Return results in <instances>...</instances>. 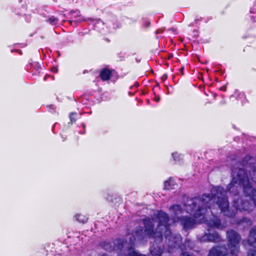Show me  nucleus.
<instances>
[{
	"label": "nucleus",
	"instance_id": "nucleus-1",
	"mask_svg": "<svg viewBox=\"0 0 256 256\" xmlns=\"http://www.w3.org/2000/svg\"><path fill=\"white\" fill-rule=\"evenodd\" d=\"M212 197L208 194H204L202 198H195L188 199L184 204V209L179 205H174L170 207V212L172 219L168 218V215L164 212H160L158 214V228L155 232L152 233L154 226L153 219H146L144 221L145 226L144 233L150 236L154 237L156 242L161 241L162 232H164L166 242L168 244V252L182 251L183 246H180L181 236L179 234L174 236L168 230V226L172 224H180L184 229L192 228L198 222H202L207 218L205 216L208 210L204 206L212 204L216 202L220 208L221 212L224 214L231 216L225 210L228 208V204L224 192L222 188L214 187L212 189Z\"/></svg>",
	"mask_w": 256,
	"mask_h": 256
},
{
	"label": "nucleus",
	"instance_id": "nucleus-2",
	"mask_svg": "<svg viewBox=\"0 0 256 256\" xmlns=\"http://www.w3.org/2000/svg\"><path fill=\"white\" fill-rule=\"evenodd\" d=\"M228 238V247L230 250L229 253L224 247L219 246L211 250L208 256H238V244L240 238V236L234 230H229L227 232ZM256 234L252 230L250 231L248 242L250 246L254 249L250 250L248 256H256Z\"/></svg>",
	"mask_w": 256,
	"mask_h": 256
},
{
	"label": "nucleus",
	"instance_id": "nucleus-3",
	"mask_svg": "<svg viewBox=\"0 0 256 256\" xmlns=\"http://www.w3.org/2000/svg\"><path fill=\"white\" fill-rule=\"evenodd\" d=\"M245 172L242 169H234L232 170V180L228 186V190L232 192L234 188L242 186L246 194L250 196L256 206V190L252 188L250 184L247 176H245Z\"/></svg>",
	"mask_w": 256,
	"mask_h": 256
},
{
	"label": "nucleus",
	"instance_id": "nucleus-4",
	"mask_svg": "<svg viewBox=\"0 0 256 256\" xmlns=\"http://www.w3.org/2000/svg\"><path fill=\"white\" fill-rule=\"evenodd\" d=\"M207 225L210 227L208 230V232H206L200 238L201 242H216L220 239L218 234L215 232H212L210 228H222L226 226L224 222L222 223L219 220L216 216H213L212 218L209 220H206Z\"/></svg>",
	"mask_w": 256,
	"mask_h": 256
},
{
	"label": "nucleus",
	"instance_id": "nucleus-5",
	"mask_svg": "<svg viewBox=\"0 0 256 256\" xmlns=\"http://www.w3.org/2000/svg\"><path fill=\"white\" fill-rule=\"evenodd\" d=\"M165 252H162L160 247L157 246H155L154 244L150 248V256H164ZM129 256H145L144 255H140L138 254L136 252H135L134 250H130Z\"/></svg>",
	"mask_w": 256,
	"mask_h": 256
},
{
	"label": "nucleus",
	"instance_id": "nucleus-6",
	"mask_svg": "<svg viewBox=\"0 0 256 256\" xmlns=\"http://www.w3.org/2000/svg\"><path fill=\"white\" fill-rule=\"evenodd\" d=\"M177 187V184L174 180L172 178H170L165 182L164 184V188L166 190H173Z\"/></svg>",
	"mask_w": 256,
	"mask_h": 256
},
{
	"label": "nucleus",
	"instance_id": "nucleus-7",
	"mask_svg": "<svg viewBox=\"0 0 256 256\" xmlns=\"http://www.w3.org/2000/svg\"><path fill=\"white\" fill-rule=\"evenodd\" d=\"M111 74V72L108 70H104L100 72L101 78L104 80H108L110 78Z\"/></svg>",
	"mask_w": 256,
	"mask_h": 256
},
{
	"label": "nucleus",
	"instance_id": "nucleus-8",
	"mask_svg": "<svg viewBox=\"0 0 256 256\" xmlns=\"http://www.w3.org/2000/svg\"><path fill=\"white\" fill-rule=\"evenodd\" d=\"M74 218L76 220L82 223H85L88 220L86 216L81 214H76Z\"/></svg>",
	"mask_w": 256,
	"mask_h": 256
},
{
	"label": "nucleus",
	"instance_id": "nucleus-9",
	"mask_svg": "<svg viewBox=\"0 0 256 256\" xmlns=\"http://www.w3.org/2000/svg\"><path fill=\"white\" fill-rule=\"evenodd\" d=\"M250 202H242V206H240L238 205L237 208L240 210H248L250 208L248 206L250 205Z\"/></svg>",
	"mask_w": 256,
	"mask_h": 256
},
{
	"label": "nucleus",
	"instance_id": "nucleus-10",
	"mask_svg": "<svg viewBox=\"0 0 256 256\" xmlns=\"http://www.w3.org/2000/svg\"><path fill=\"white\" fill-rule=\"evenodd\" d=\"M250 178L253 182H256V169L252 168L249 172Z\"/></svg>",
	"mask_w": 256,
	"mask_h": 256
},
{
	"label": "nucleus",
	"instance_id": "nucleus-11",
	"mask_svg": "<svg viewBox=\"0 0 256 256\" xmlns=\"http://www.w3.org/2000/svg\"><path fill=\"white\" fill-rule=\"evenodd\" d=\"M172 156L174 160L176 162H178L180 160L182 156L178 154L177 152H174L172 154Z\"/></svg>",
	"mask_w": 256,
	"mask_h": 256
},
{
	"label": "nucleus",
	"instance_id": "nucleus-12",
	"mask_svg": "<svg viewBox=\"0 0 256 256\" xmlns=\"http://www.w3.org/2000/svg\"><path fill=\"white\" fill-rule=\"evenodd\" d=\"M48 20L50 24H55L58 22V19L52 16V17L50 18H49Z\"/></svg>",
	"mask_w": 256,
	"mask_h": 256
},
{
	"label": "nucleus",
	"instance_id": "nucleus-13",
	"mask_svg": "<svg viewBox=\"0 0 256 256\" xmlns=\"http://www.w3.org/2000/svg\"><path fill=\"white\" fill-rule=\"evenodd\" d=\"M184 246V248H186V247H188L190 249L192 248V244L190 242V240H186L185 242Z\"/></svg>",
	"mask_w": 256,
	"mask_h": 256
},
{
	"label": "nucleus",
	"instance_id": "nucleus-14",
	"mask_svg": "<svg viewBox=\"0 0 256 256\" xmlns=\"http://www.w3.org/2000/svg\"><path fill=\"white\" fill-rule=\"evenodd\" d=\"M76 115V113L72 112V113L70 114V118L72 122H75Z\"/></svg>",
	"mask_w": 256,
	"mask_h": 256
},
{
	"label": "nucleus",
	"instance_id": "nucleus-15",
	"mask_svg": "<svg viewBox=\"0 0 256 256\" xmlns=\"http://www.w3.org/2000/svg\"><path fill=\"white\" fill-rule=\"evenodd\" d=\"M182 256H192L190 255L188 252H182Z\"/></svg>",
	"mask_w": 256,
	"mask_h": 256
},
{
	"label": "nucleus",
	"instance_id": "nucleus-16",
	"mask_svg": "<svg viewBox=\"0 0 256 256\" xmlns=\"http://www.w3.org/2000/svg\"><path fill=\"white\" fill-rule=\"evenodd\" d=\"M140 232H138V231H136V236H138V235H140Z\"/></svg>",
	"mask_w": 256,
	"mask_h": 256
},
{
	"label": "nucleus",
	"instance_id": "nucleus-17",
	"mask_svg": "<svg viewBox=\"0 0 256 256\" xmlns=\"http://www.w3.org/2000/svg\"><path fill=\"white\" fill-rule=\"evenodd\" d=\"M57 70H57L56 68H54L52 69V71H54V72H57Z\"/></svg>",
	"mask_w": 256,
	"mask_h": 256
},
{
	"label": "nucleus",
	"instance_id": "nucleus-18",
	"mask_svg": "<svg viewBox=\"0 0 256 256\" xmlns=\"http://www.w3.org/2000/svg\"><path fill=\"white\" fill-rule=\"evenodd\" d=\"M160 98H156V99H155V100L156 101V102H158L160 100Z\"/></svg>",
	"mask_w": 256,
	"mask_h": 256
},
{
	"label": "nucleus",
	"instance_id": "nucleus-19",
	"mask_svg": "<svg viewBox=\"0 0 256 256\" xmlns=\"http://www.w3.org/2000/svg\"><path fill=\"white\" fill-rule=\"evenodd\" d=\"M78 20V22H80V21H82V20Z\"/></svg>",
	"mask_w": 256,
	"mask_h": 256
},
{
	"label": "nucleus",
	"instance_id": "nucleus-20",
	"mask_svg": "<svg viewBox=\"0 0 256 256\" xmlns=\"http://www.w3.org/2000/svg\"><path fill=\"white\" fill-rule=\"evenodd\" d=\"M70 24H72V21H70Z\"/></svg>",
	"mask_w": 256,
	"mask_h": 256
}]
</instances>
